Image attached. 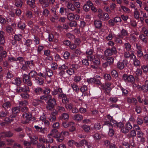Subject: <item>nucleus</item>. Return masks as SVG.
<instances>
[{"label": "nucleus", "mask_w": 148, "mask_h": 148, "mask_svg": "<svg viewBox=\"0 0 148 148\" xmlns=\"http://www.w3.org/2000/svg\"><path fill=\"white\" fill-rule=\"evenodd\" d=\"M56 104L55 99L51 97L48 100L46 108L48 110H52L54 108V106Z\"/></svg>", "instance_id": "1"}, {"label": "nucleus", "mask_w": 148, "mask_h": 148, "mask_svg": "<svg viewBox=\"0 0 148 148\" xmlns=\"http://www.w3.org/2000/svg\"><path fill=\"white\" fill-rule=\"evenodd\" d=\"M23 80L24 83L27 85V86H31L33 85V82L31 78L28 76V75L24 74L23 75Z\"/></svg>", "instance_id": "2"}, {"label": "nucleus", "mask_w": 148, "mask_h": 148, "mask_svg": "<svg viewBox=\"0 0 148 148\" xmlns=\"http://www.w3.org/2000/svg\"><path fill=\"white\" fill-rule=\"evenodd\" d=\"M78 68V66L76 64H72L70 68L66 71V73L70 75H72L75 73V70Z\"/></svg>", "instance_id": "3"}, {"label": "nucleus", "mask_w": 148, "mask_h": 148, "mask_svg": "<svg viewBox=\"0 0 148 148\" xmlns=\"http://www.w3.org/2000/svg\"><path fill=\"white\" fill-rule=\"evenodd\" d=\"M88 60L91 61L94 64L99 65L100 64V60L97 56H87Z\"/></svg>", "instance_id": "4"}, {"label": "nucleus", "mask_w": 148, "mask_h": 148, "mask_svg": "<svg viewBox=\"0 0 148 148\" xmlns=\"http://www.w3.org/2000/svg\"><path fill=\"white\" fill-rule=\"evenodd\" d=\"M67 18L70 21H72L74 20H78L80 16L78 14H74L73 13L70 12L67 14Z\"/></svg>", "instance_id": "5"}, {"label": "nucleus", "mask_w": 148, "mask_h": 148, "mask_svg": "<svg viewBox=\"0 0 148 148\" xmlns=\"http://www.w3.org/2000/svg\"><path fill=\"white\" fill-rule=\"evenodd\" d=\"M22 116L24 121L23 123L26 124L29 123V121L31 120L32 114L29 112L23 113Z\"/></svg>", "instance_id": "6"}, {"label": "nucleus", "mask_w": 148, "mask_h": 148, "mask_svg": "<svg viewBox=\"0 0 148 148\" xmlns=\"http://www.w3.org/2000/svg\"><path fill=\"white\" fill-rule=\"evenodd\" d=\"M123 78L124 80L132 83L135 81L134 78L132 75H128L127 74H124L123 75Z\"/></svg>", "instance_id": "7"}, {"label": "nucleus", "mask_w": 148, "mask_h": 148, "mask_svg": "<svg viewBox=\"0 0 148 148\" xmlns=\"http://www.w3.org/2000/svg\"><path fill=\"white\" fill-rule=\"evenodd\" d=\"M58 97L62 98V102L64 104L68 103L69 102V99L67 97L66 95L64 94H58Z\"/></svg>", "instance_id": "8"}, {"label": "nucleus", "mask_w": 148, "mask_h": 148, "mask_svg": "<svg viewBox=\"0 0 148 148\" xmlns=\"http://www.w3.org/2000/svg\"><path fill=\"white\" fill-rule=\"evenodd\" d=\"M97 16L100 20L104 21H107L110 18L108 14L105 12L103 13L101 15L98 14Z\"/></svg>", "instance_id": "9"}, {"label": "nucleus", "mask_w": 148, "mask_h": 148, "mask_svg": "<svg viewBox=\"0 0 148 148\" xmlns=\"http://www.w3.org/2000/svg\"><path fill=\"white\" fill-rule=\"evenodd\" d=\"M25 45H26L28 49L31 50H34V46H35V45L33 44L31 40L28 39L26 40Z\"/></svg>", "instance_id": "10"}, {"label": "nucleus", "mask_w": 148, "mask_h": 148, "mask_svg": "<svg viewBox=\"0 0 148 148\" xmlns=\"http://www.w3.org/2000/svg\"><path fill=\"white\" fill-rule=\"evenodd\" d=\"M128 64V61L126 60H124L122 62H118L117 63V67L120 69H123L125 66H127Z\"/></svg>", "instance_id": "11"}, {"label": "nucleus", "mask_w": 148, "mask_h": 148, "mask_svg": "<svg viewBox=\"0 0 148 148\" xmlns=\"http://www.w3.org/2000/svg\"><path fill=\"white\" fill-rule=\"evenodd\" d=\"M56 138V134L51 133L49 134L47 136V138L46 140V143H51L53 142V138Z\"/></svg>", "instance_id": "12"}, {"label": "nucleus", "mask_w": 148, "mask_h": 148, "mask_svg": "<svg viewBox=\"0 0 148 148\" xmlns=\"http://www.w3.org/2000/svg\"><path fill=\"white\" fill-rule=\"evenodd\" d=\"M1 137H11L13 135V133L11 131L3 132L1 133Z\"/></svg>", "instance_id": "13"}, {"label": "nucleus", "mask_w": 148, "mask_h": 148, "mask_svg": "<svg viewBox=\"0 0 148 148\" xmlns=\"http://www.w3.org/2000/svg\"><path fill=\"white\" fill-rule=\"evenodd\" d=\"M43 92V89L41 87H37L34 88V92L35 95H41Z\"/></svg>", "instance_id": "14"}, {"label": "nucleus", "mask_w": 148, "mask_h": 148, "mask_svg": "<svg viewBox=\"0 0 148 148\" xmlns=\"http://www.w3.org/2000/svg\"><path fill=\"white\" fill-rule=\"evenodd\" d=\"M5 33L3 31H0V43L2 45H3L5 42Z\"/></svg>", "instance_id": "15"}, {"label": "nucleus", "mask_w": 148, "mask_h": 148, "mask_svg": "<svg viewBox=\"0 0 148 148\" xmlns=\"http://www.w3.org/2000/svg\"><path fill=\"white\" fill-rule=\"evenodd\" d=\"M128 35L127 32L124 29H122L121 31V33L118 35V36L120 38L123 39V37L127 36Z\"/></svg>", "instance_id": "16"}, {"label": "nucleus", "mask_w": 148, "mask_h": 148, "mask_svg": "<svg viewBox=\"0 0 148 148\" xmlns=\"http://www.w3.org/2000/svg\"><path fill=\"white\" fill-rule=\"evenodd\" d=\"M43 123H41L40 124H37L34 126L35 128L38 131L41 133H43L44 132V128H43L42 127V125Z\"/></svg>", "instance_id": "17"}, {"label": "nucleus", "mask_w": 148, "mask_h": 148, "mask_svg": "<svg viewBox=\"0 0 148 148\" xmlns=\"http://www.w3.org/2000/svg\"><path fill=\"white\" fill-rule=\"evenodd\" d=\"M69 114L66 113H64L59 116V119L62 120H67L69 118Z\"/></svg>", "instance_id": "18"}, {"label": "nucleus", "mask_w": 148, "mask_h": 148, "mask_svg": "<svg viewBox=\"0 0 148 148\" xmlns=\"http://www.w3.org/2000/svg\"><path fill=\"white\" fill-rule=\"evenodd\" d=\"M35 79L36 83L39 85H42L44 83V80L42 77L36 76L35 77Z\"/></svg>", "instance_id": "19"}, {"label": "nucleus", "mask_w": 148, "mask_h": 148, "mask_svg": "<svg viewBox=\"0 0 148 148\" xmlns=\"http://www.w3.org/2000/svg\"><path fill=\"white\" fill-rule=\"evenodd\" d=\"M94 24L95 27L98 29L100 28L102 26V22L99 20H95Z\"/></svg>", "instance_id": "20"}, {"label": "nucleus", "mask_w": 148, "mask_h": 148, "mask_svg": "<svg viewBox=\"0 0 148 148\" xmlns=\"http://www.w3.org/2000/svg\"><path fill=\"white\" fill-rule=\"evenodd\" d=\"M35 0H28L27 1V4L30 7L33 8L36 7V3Z\"/></svg>", "instance_id": "21"}, {"label": "nucleus", "mask_w": 148, "mask_h": 148, "mask_svg": "<svg viewBox=\"0 0 148 148\" xmlns=\"http://www.w3.org/2000/svg\"><path fill=\"white\" fill-rule=\"evenodd\" d=\"M20 108L19 107H16L13 108L12 109V112L14 115H13L12 117H15L16 116V114L19 113L20 112Z\"/></svg>", "instance_id": "22"}, {"label": "nucleus", "mask_w": 148, "mask_h": 148, "mask_svg": "<svg viewBox=\"0 0 148 148\" xmlns=\"http://www.w3.org/2000/svg\"><path fill=\"white\" fill-rule=\"evenodd\" d=\"M21 82L20 78L19 77H16L12 82V83L13 84L19 86L21 84Z\"/></svg>", "instance_id": "23"}, {"label": "nucleus", "mask_w": 148, "mask_h": 148, "mask_svg": "<svg viewBox=\"0 0 148 148\" xmlns=\"http://www.w3.org/2000/svg\"><path fill=\"white\" fill-rule=\"evenodd\" d=\"M101 87L102 89L105 90L104 92L106 94L108 95L109 94L111 90L110 87L106 88L104 84H103L101 85Z\"/></svg>", "instance_id": "24"}, {"label": "nucleus", "mask_w": 148, "mask_h": 148, "mask_svg": "<svg viewBox=\"0 0 148 148\" xmlns=\"http://www.w3.org/2000/svg\"><path fill=\"white\" fill-rule=\"evenodd\" d=\"M75 125L73 122H69V130L70 132H73L75 130L76 128L75 127Z\"/></svg>", "instance_id": "25"}, {"label": "nucleus", "mask_w": 148, "mask_h": 148, "mask_svg": "<svg viewBox=\"0 0 148 148\" xmlns=\"http://www.w3.org/2000/svg\"><path fill=\"white\" fill-rule=\"evenodd\" d=\"M139 38L145 44H146L147 43V38L143 34H140L139 36Z\"/></svg>", "instance_id": "26"}, {"label": "nucleus", "mask_w": 148, "mask_h": 148, "mask_svg": "<svg viewBox=\"0 0 148 148\" xmlns=\"http://www.w3.org/2000/svg\"><path fill=\"white\" fill-rule=\"evenodd\" d=\"M20 90L21 92H29L30 90L29 88L27 86L24 85L23 87L19 86V87Z\"/></svg>", "instance_id": "27"}, {"label": "nucleus", "mask_w": 148, "mask_h": 148, "mask_svg": "<svg viewBox=\"0 0 148 148\" xmlns=\"http://www.w3.org/2000/svg\"><path fill=\"white\" fill-rule=\"evenodd\" d=\"M73 119L76 121H80L83 119V116L80 114H77L74 115Z\"/></svg>", "instance_id": "28"}, {"label": "nucleus", "mask_w": 148, "mask_h": 148, "mask_svg": "<svg viewBox=\"0 0 148 148\" xmlns=\"http://www.w3.org/2000/svg\"><path fill=\"white\" fill-rule=\"evenodd\" d=\"M10 102L9 101H5L3 103L2 107L5 109H7L8 108L10 107L11 106Z\"/></svg>", "instance_id": "29"}, {"label": "nucleus", "mask_w": 148, "mask_h": 148, "mask_svg": "<svg viewBox=\"0 0 148 148\" xmlns=\"http://www.w3.org/2000/svg\"><path fill=\"white\" fill-rule=\"evenodd\" d=\"M142 89L144 92H147L148 90V80H147L145 82L144 85L142 87Z\"/></svg>", "instance_id": "30"}, {"label": "nucleus", "mask_w": 148, "mask_h": 148, "mask_svg": "<svg viewBox=\"0 0 148 148\" xmlns=\"http://www.w3.org/2000/svg\"><path fill=\"white\" fill-rule=\"evenodd\" d=\"M113 54L110 48H108L104 51V55L106 57L111 56Z\"/></svg>", "instance_id": "31"}, {"label": "nucleus", "mask_w": 148, "mask_h": 148, "mask_svg": "<svg viewBox=\"0 0 148 148\" xmlns=\"http://www.w3.org/2000/svg\"><path fill=\"white\" fill-rule=\"evenodd\" d=\"M82 128L86 132H89L90 130V126L86 125H83L82 126Z\"/></svg>", "instance_id": "32"}, {"label": "nucleus", "mask_w": 148, "mask_h": 148, "mask_svg": "<svg viewBox=\"0 0 148 148\" xmlns=\"http://www.w3.org/2000/svg\"><path fill=\"white\" fill-rule=\"evenodd\" d=\"M23 3V2L21 0H15V5L17 7H21Z\"/></svg>", "instance_id": "33"}, {"label": "nucleus", "mask_w": 148, "mask_h": 148, "mask_svg": "<svg viewBox=\"0 0 148 148\" xmlns=\"http://www.w3.org/2000/svg\"><path fill=\"white\" fill-rule=\"evenodd\" d=\"M133 63L134 66L136 67H140V62L137 58L134 60Z\"/></svg>", "instance_id": "34"}, {"label": "nucleus", "mask_w": 148, "mask_h": 148, "mask_svg": "<svg viewBox=\"0 0 148 148\" xmlns=\"http://www.w3.org/2000/svg\"><path fill=\"white\" fill-rule=\"evenodd\" d=\"M127 102L130 103H133L135 105H136L137 103L136 99L134 98H128L127 99Z\"/></svg>", "instance_id": "35"}, {"label": "nucleus", "mask_w": 148, "mask_h": 148, "mask_svg": "<svg viewBox=\"0 0 148 148\" xmlns=\"http://www.w3.org/2000/svg\"><path fill=\"white\" fill-rule=\"evenodd\" d=\"M67 8L72 11H74L75 9L74 5L71 3H68L67 4Z\"/></svg>", "instance_id": "36"}, {"label": "nucleus", "mask_w": 148, "mask_h": 148, "mask_svg": "<svg viewBox=\"0 0 148 148\" xmlns=\"http://www.w3.org/2000/svg\"><path fill=\"white\" fill-rule=\"evenodd\" d=\"M73 105L71 103H68L65 104V107L66 110L68 111H70L73 108Z\"/></svg>", "instance_id": "37"}, {"label": "nucleus", "mask_w": 148, "mask_h": 148, "mask_svg": "<svg viewBox=\"0 0 148 148\" xmlns=\"http://www.w3.org/2000/svg\"><path fill=\"white\" fill-rule=\"evenodd\" d=\"M106 60L110 65H111L113 64L114 63V59L113 57H109L107 58Z\"/></svg>", "instance_id": "38"}, {"label": "nucleus", "mask_w": 148, "mask_h": 148, "mask_svg": "<svg viewBox=\"0 0 148 148\" xmlns=\"http://www.w3.org/2000/svg\"><path fill=\"white\" fill-rule=\"evenodd\" d=\"M94 139L96 141L99 140L101 138V136L98 133H95L93 136Z\"/></svg>", "instance_id": "39"}, {"label": "nucleus", "mask_w": 148, "mask_h": 148, "mask_svg": "<svg viewBox=\"0 0 148 148\" xmlns=\"http://www.w3.org/2000/svg\"><path fill=\"white\" fill-rule=\"evenodd\" d=\"M57 108L58 111L60 112L61 113L66 111L64 107L61 105L58 106Z\"/></svg>", "instance_id": "40"}, {"label": "nucleus", "mask_w": 148, "mask_h": 148, "mask_svg": "<svg viewBox=\"0 0 148 148\" xmlns=\"http://www.w3.org/2000/svg\"><path fill=\"white\" fill-rule=\"evenodd\" d=\"M46 72L47 75L48 77H51L53 74V71L50 69L49 68L46 69Z\"/></svg>", "instance_id": "41"}, {"label": "nucleus", "mask_w": 148, "mask_h": 148, "mask_svg": "<svg viewBox=\"0 0 148 148\" xmlns=\"http://www.w3.org/2000/svg\"><path fill=\"white\" fill-rule=\"evenodd\" d=\"M49 119L50 122H53L56 121V116L54 115H53V113L50 115Z\"/></svg>", "instance_id": "42"}, {"label": "nucleus", "mask_w": 148, "mask_h": 148, "mask_svg": "<svg viewBox=\"0 0 148 148\" xmlns=\"http://www.w3.org/2000/svg\"><path fill=\"white\" fill-rule=\"evenodd\" d=\"M43 95L40 97V99L41 100H47L49 98H50L51 97V96L50 95Z\"/></svg>", "instance_id": "43"}, {"label": "nucleus", "mask_w": 148, "mask_h": 148, "mask_svg": "<svg viewBox=\"0 0 148 148\" xmlns=\"http://www.w3.org/2000/svg\"><path fill=\"white\" fill-rule=\"evenodd\" d=\"M62 135L61 134H60V136H58L56 134V138H57V141L59 142H62L64 139V137L63 136H61Z\"/></svg>", "instance_id": "44"}, {"label": "nucleus", "mask_w": 148, "mask_h": 148, "mask_svg": "<svg viewBox=\"0 0 148 148\" xmlns=\"http://www.w3.org/2000/svg\"><path fill=\"white\" fill-rule=\"evenodd\" d=\"M18 26L20 29L23 30L25 27L26 26L24 23L20 22L18 24Z\"/></svg>", "instance_id": "45"}, {"label": "nucleus", "mask_w": 148, "mask_h": 148, "mask_svg": "<svg viewBox=\"0 0 148 148\" xmlns=\"http://www.w3.org/2000/svg\"><path fill=\"white\" fill-rule=\"evenodd\" d=\"M103 77L104 79L107 81H110L111 79L110 75L107 73L104 74Z\"/></svg>", "instance_id": "46"}, {"label": "nucleus", "mask_w": 148, "mask_h": 148, "mask_svg": "<svg viewBox=\"0 0 148 148\" xmlns=\"http://www.w3.org/2000/svg\"><path fill=\"white\" fill-rule=\"evenodd\" d=\"M124 47L125 49L128 51H129L131 49V45L128 42L124 44Z\"/></svg>", "instance_id": "47"}, {"label": "nucleus", "mask_w": 148, "mask_h": 148, "mask_svg": "<svg viewBox=\"0 0 148 148\" xmlns=\"http://www.w3.org/2000/svg\"><path fill=\"white\" fill-rule=\"evenodd\" d=\"M111 74H112V77L116 78L118 76V74L117 72L115 70H112L111 72Z\"/></svg>", "instance_id": "48"}, {"label": "nucleus", "mask_w": 148, "mask_h": 148, "mask_svg": "<svg viewBox=\"0 0 148 148\" xmlns=\"http://www.w3.org/2000/svg\"><path fill=\"white\" fill-rule=\"evenodd\" d=\"M139 13L137 8L135 9L134 12V16L136 18H138L139 17Z\"/></svg>", "instance_id": "49"}, {"label": "nucleus", "mask_w": 148, "mask_h": 148, "mask_svg": "<svg viewBox=\"0 0 148 148\" xmlns=\"http://www.w3.org/2000/svg\"><path fill=\"white\" fill-rule=\"evenodd\" d=\"M51 92V89L48 88H45L44 90H43V92L44 95H49Z\"/></svg>", "instance_id": "50"}, {"label": "nucleus", "mask_w": 148, "mask_h": 148, "mask_svg": "<svg viewBox=\"0 0 148 148\" xmlns=\"http://www.w3.org/2000/svg\"><path fill=\"white\" fill-rule=\"evenodd\" d=\"M141 68L144 73H147L148 72V65L146 64L144 65L141 66Z\"/></svg>", "instance_id": "51"}, {"label": "nucleus", "mask_w": 148, "mask_h": 148, "mask_svg": "<svg viewBox=\"0 0 148 148\" xmlns=\"http://www.w3.org/2000/svg\"><path fill=\"white\" fill-rule=\"evenodd\" d=\"M14 38L15 40L19 41L22 38V36L20 34L15 35Z\"/></svg>", "instance_id": "52"}, {"label": "nucleus", "mask_w": 148, "mask_h": 148, "mask_svg": "<svg viewBox=\"0 0 148 148\" xmlns=\"http://www.w3.org/2000/svg\"><path fill=\"white\" fill-rule=\"evenodd\" d=\"M13 77L14 75L12 73V72L8 71L7 74V78L8 79H11Z\"/></svg>", "instance_id": "53"}, {"label": "nucleus", "mask_w": 148, "mask_h": 148, "mask_svg": "<svg viewBox=\"0 0 148 148\" xmlns=\"http://www.w3.org/2000/svg\"><path fill=\"white\" fill-rule=\"evenodd\" d=\"M135 73L137 76H140L142 75V71L140 69L137 68L135 72Z\"/></svg>", "instance_id": "54"}, {"label": "nucleus", "mask_w": 148, "mask_h": 148, "mask_svg": "<svg viewBox=\"0 0 148 148\" xmlns=\"http://www.w3.org/2000/svg\"><path fill=\"white\" fill-rule=\"evenodd\" d=\"M69 25L70 27H76L77 24L76 21H72L70 22Z\"/></svg>", "instance_id": "55"}, {"label": "nucleus", "mask_w": 148, "mask_h": 148, "mask_svg": "<svg viewBox=\"0 0 148 148\" xmlns=\"http://www.w3.org/2000/svg\"><path fill=\"white\" fill-rule=\"evenodd\" d=\"M37 72L34 71H32L30 72L28 74V76L30 78L31 77H33L36 75Z\"/></svg>", "instance_id": "56"}, {"label": "nucleus", "mask_w": 148, "mask_h": 148, "mask_svg": "<svg viewBox=\"0 0 148 148\" xmlns=\"http://www.w3.org/2000/svg\"><path fill=\"white\" fill-rule=\"evenodd\" d=\"M51 68L53 70H55L57 69L58 65L57 64L54 62L52 63L51 64Z\"/></svg>", "instance_id": "57"}, {"label": "nucleus", "mask_w": 148, "mask_h": 148, "mask_svg": "<svg viewBox=\"0 0 148 148\" xmlns=\"http://www.w3.org/2000/svg\"><path fill=\"white\" fill-rule=\"evenodd\" d=\"M8 113V112L7 111H1L0 112V117H4L7 115Z\"/></svg>", "instance_id": "58"}, {"label": "nucleus", "mask_w": 148, "mask_h": 148, "mask_svg": "<svg viewBox=\"0 0 148 148\" xmlns=\"http://www.w3.org/2000/svg\"><path fill=\"white\" fill-rule=\"evenodd\" d=\"M76 143H75V141L73 140H71L69 141L68 142V145L70 147H72L73 146L74 144H75Z\"/></svg>", "instance_id": "59"}, {"label": "nucleus", "mask_w": 148, "mask_h": 148, "mask_svg": "<svg viewBox=\"0 0 148 148\" xmlns=\"http://www.w3.org/2000/svg\"><path fill=\"white\" fill-rule=\"evenodd\" d=\"M26 15L27 17L29 18H31L33 17L32 12L29 10L27 11Z\"/></svg>", "instance_id": "60"}, {"label": "nucleus", "mask_w": 148, "mask_h": 148, "mask_svg": "<svg viewBox=\"0 0 148 148\" xmlns=\"http://www.w3.org/2000/svg\"><path fill=\"white\" fill-rule=\"evenodd\" d=\"M81 77L80 76H76L74 78V82H78L81 79Z\"/></svg>", "instance_id": "61"}, {"label": "nucleus", "mask_w": 148, "mask_h": 148, "mask_svg": "<svg viewBox=\"0 0 148 148\" xmlns=\"http://www.w3.org/2000/svg\"><path fill=\"white\" fill-rule=\"evenodd\" d=\"M52 127L55 129H59L60 127L59 123L58 122H56L53 123L52 125Z\"/></svg>", "instance_id": "62"}, {"label": "nucleus", "mask_w": 148, "mask_h": 148, "mask_svg": "<svg viewBox=\"0 0 148 148\" xmlns=\"http://www.w3.org/2000/svg\"><path fill=\"white\" fill-rule=\"evenodd\" d=\"M121 8L123 11L126 12H129L130 11V10L128 8H126L125 6L123 5H121Z\"/></svg>", "instance_id": "63"}, {"label": "nucleus", "mask_w": 148, "mask_h": 148, "mask_svg": "<svg viewBox=\"0 0 148 148\" xmlns=\"http://www.w3.org/2000/svg\"><path fill=\"white\" fill-rule=\"evenodd\" d=\"M93 51H94L93 49L91 48L90 49H87L86 52V53L87 55L91 56V55L93 53Z\"/></svg>", "instance_id": "64"}]
</instances>
